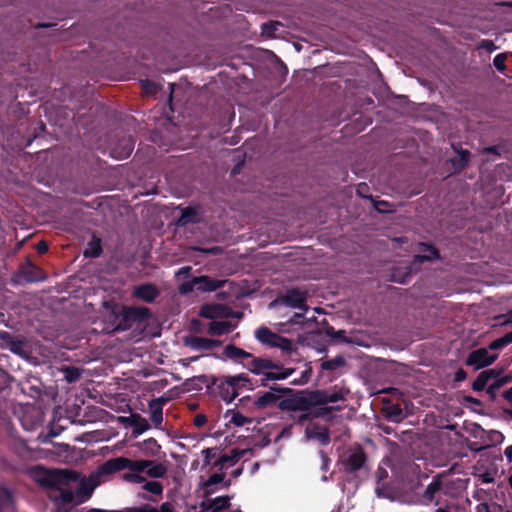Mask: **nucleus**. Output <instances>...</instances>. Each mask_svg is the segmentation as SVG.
<instances>
[{
	"instance_id": "nucleus-41",
	"label": "nucleus",
	"mask_w": 512,
	"mask_h": 512,
	"mask_svg": "<svg viewBox=\"0 0 512 512\" xmlns=\"http://www.w3.org/2000/svg\"><path fill=\"white\" fill-rule=\"evenodd\" d=\"M230 422L235 425L236 427H242L246 424L252 423V419L249 417L244 416L239 411H231V419Z\"/></svg>"
},
{
	"instance_id": "nucleus-1",
	"label": "nucleus",
	"mask_w": 512,
	"mask_h": 512,
	"mask_svg": "<svg viewBox=\"0 0 512 512\" xmlns=\"http://www.w3.org/2000/svg\"><path fill=\"white\" fill-rule=\"evenodd\" d=\"M223 354L227 358L241 363L242 366L252 374L259 376V381L256 383L257 385L270 388L281 394L293 393L291 388L280 386L276 384V381L285 380L290 377L295 373V368L285 367L284 364L278 360L255 356L234 344L226 345Z\"/></svg>"
},
{
	"instance_id": "nucleus-3",
	"label": "nucleus",
	"mask_w": 512,
	"mask_h": 512,
	"mask_svg": "<svg viewBox=\"0 0 512 512\" xmlns=\"http://www.w3.org/2000/svg\"><path fill=\"white\" fill-rule=\"evenodd\" d=\"M79 474L71 470H51L47 472L41 483L47 489V496L58 505L55 512H68L62 510L61 505H68L74 502L75 494L70 483H76Z\"/></svg>"
},
{
	"instance_id": "nucleus-23",
	"label": "nucleus",
	"mask_w": 512,
	"mask_h": 512,
	"mask_svg": "<svg viewBox=\"0 0 512 512\" xmlns=\"http://www.w3.org/2000/svg\"><path fill=\"white\" fill-rule=\"evenodd\" d=\"M230 506V498L228 496H219L214 499L203 501L201 507L207 512H220Z\"/></svg>"
},
{
	"instance_id": "nucleus-51",
	"label": "nucleus",
	"mask_w": 512,
	"mask_h": 512,
	"mask_svg": "<svg viewBox=\"0 0 512 512\" xmlns=\"http://www.w3.org/2000/svg\"><path fill=\"white\" fill-rule=\"evenodd\" d=\"M277 25L278 23L273 22L264 23L262 25V31L267 36L273 37L275 35V31L277 30Z\"/></svg>"
},
{
	"instance_id": "nucleus-28",
	"label": "nucleus",
	"mask_w": 512,
	"mask_h": 512,
	"mask_svg": "<svg viewBox=\"0 0 512 512\" xmlns=\"http://www.w3.org/2000/svg\"><path fill=\"white\" fill-rule=\"evenodd\" d=\"M233 325L229 321H212L208 325V333L212 336H221L229 333Z\"/></svg>"
},
{
	"instance_id": "nucleus-29",
	"label": "nucleus",
	"mask_w": 512,
	"mask_h": 512,
	"mask_svg": "<svg viewBox=\"0 0 512 512\" xmlns=\"http://www.w3.org/2000/svg\"><path fill=\"white\" fill-rule=\"evenodd\" d=\"M220 483H224V486L228 487V486H230L231 481L225 480V473H223V472L212 474L204 483V488H205L206 494L214 493L215 489L213 488V486L220 484Z\"/></svg>"
},
{
	"instance_id": "nucleus-27",
	"label": "nucleus",
	"mask_w": 512,
	"mask_h": 512,
	"mask_svg": "<svg viewBox=\"0 0 512 512\" xmlns=\"http://www.w3.org/2000/svg\"><path fill=\"white\" fill-rule=\"evenodd\" d=\"M225 307L221 304H205L200 309V316L206 319H216L224 316Z\"/></svg>"
},
{
	"instance_id": "nucleus-49",
	"label": "nucleus",
	"mask_w": 512,
	"mask_h": 512,
	"mask_svg": "<svg viewBox=\"0 0 512 512\" xmlns=\"http://www.w3.org/2000/svg\"><path fill=\"white\" fill-rule=\"evenodd\" d=\"M506 59L507 56L505 53H499L494 57L493 65L499 72H504L506 70Z\"/></svg>"
},
{
	"instance_id": "nucleus-43",
	"label": "nucleus",
	"mask_w": 512,
	"mask_h": 512,
	"mask_svg": "<svg viewBox=\"0 0 512 512\" xmlns=\"http://www.w3.org/2000/svg\"><path fill=\"white\" fill-rule=\"evenodd\" d=\"M143 449L151 456H157L160 452L161 446L158 444L156 439L149 438L143 442Z\"/></svg>"
},
{
	"instance_id": "nucleus-12",
	"label": "nucleus",
	"mask_w": 512,
	"mask_h": 512,
	"mask_svg": "<svg viewBox=\"0 0 512 512\" xmlns=\"http://www.w3.org/2000/svg\"><path fill=\"white\" fill-rule=\"evenodd\" d=\"M498 358L497 353H489L488 348H478L469 353L465 360L467 366L473 367L475 370L482 369L491 365Z\"/></svg>"
},
{
	"instance_id": "nucleus-10",
	"label": "nucleus",
	"mask_w": 512,
	"mask_h": 512,
	"mask_svg": "<svg viewBox=\"0 0 512 512\" xmlns=\"http://www.w3.org/2000/svg\"><path fill=\"white\" fill-rule=\"evenodd\" d=\"M308 297L309 294L307 290L298 287H292L288 288L284 294L280 295L276 299V302H279L280 304H283L287 307L307 311L309 309L307 305Z\"/></svg>"
},
{
	"instance_id": "nucleus-56",
	"label": "nucleus",
	"mask_w": 512,
	"mask_h": 512,
	"mask_svg": "<svg viewBox=\"0 0 512 512\" xmlns=\"http://www.w3.org/2000/svg\"><path fill=\"white\" fill-rule=\"evenodd\" d=\"M304 314L303 313H294L293 316L289 319L288 323L290 325H298L302 324L304 320Z\"/></svg>"
},
{
	"instance_id": "nucleus-33",
	"label": "nucleus",
	"mask_w": 512,
	"mask_h": 512,
	"mask_svg": "<svg viewBox=\"0 0 512 512\" xmlns=\"http://www.w3.org/2000/svg\"><path fill=\"white\" fill-rule=\"evenodd\" d=\"M346 365V359L342 355H337L335 358L325 360L321 363V369L326 371H335Z\"/></svg>"
},
{
	"instance_id": "nucleus-47",
	"label": "nucleus",
	"mask_w": 512,
	"mask_h": 512,
	"mask_svg": "<svg viewBox=\"0 0 512 512\" xmlns=\"http://www.w3.org/2000/svg\"><path fill=\"white\" fill-rule=\"evenodd\" d=\"M219 452L218 447L214 448H205L202 450V454L204 456V466H208L211 464L212 459L216 458Z\"/></svg>"
},
{
	"instance_id": "nucleus-55",
	"label": "nucleus",
	"mask_w": 512,
	"mask_h": 512,
	"mask_svg": "<svg viewBox=\"0 0 512 512\" xmlns=\"http://www.w3.org/2000/svg\"><path fill=\"white\" fill-rule=\"evenodd\" d=\"M169 399L166 397H158L149 401V408L162 407Z\"/></svg>"
},
{
	"instance_id": "nucleus-17",
	"label": "nucleus",
	"mask_w": 512,
	"mask_h": 512,
	"mask_svg": "<svg viewBox=\"0 0 512 512\" xmlns=\"http://www.w3.org/2000/svg\"><path fill=\"white\" fill-rule=\"evenodd\" d=\"M0 340L12 353L20 357H27L25 350V341L22 338L15 337L7 331L0 332Z\"/></svg>"
},
{
	"instance_id": "nucleus-58",
	"label": "nucleus",
	"mask_w": 512,
	"mask_h": 512,
	"mask_svg": "<svg viewBox=\"0 0 512 512\" xmlns=\"http://www.w3.org/2000/svg\"><path fill=\"white\" fill-rule=\"evenodd\" d=\"M35 248L38 254L43 255L48 251L49 246L45 240H41L36 244Z\"/></svg>"
},
{
	"instance_id": "nucleus-62",
	"label": "nucleus",
	"mask_w": 512,
	"mask_h": 512,
	"mask_svg": "<svg viewBox=\"0 0 512 512\" xmlns=\"http://www.w3.org/2000/svg\"><path fill=\"white\" fill-rule=\"evenodd\" d=\"M482 48L487 50L488 52H492L496 49V46L492 40H482L481 45Z\"/></svg>"
},
{
	"instance_id": "nucleus-14",
	"label": "nucleus",
	"mask_w": 512,
	"mask_h": 512,
	"mask_svg": "<svg viewBox=\"0 0 512 512\" xmlns=\"http://www.w3.org/2000/svg\"><path fill=\"white\" fill-rule=\"evenodd\" d=\"M160 289L154 283H143L134 287L132 296L146 303H153L160 296Z\"/></svg>"
},
{
	"instance_id": "nucleus-36",
	"label": "nucleus",
	"mask_w": 512,
	"mask_h": 512,
	"mask_svg": "<svg viewBox=\"0 0 512 512\" xmlns=\"http://www.w3.org/2000/svg\"><path fill=\"white\" fill-rule=\"evenodd\" d=\"M312 374H313V369H312L310 363H306L305 369L301 372L300 377L293 379L290 382V384L293 386L305 385L310 382Z\"/></svg>"
},
{
	"instance_id": "nucleus-26",
	"label": "nucleus",
	"mask_w": 512,
	"mask_h": 512,
	"mask_svg": "<svg viewBox=\"0 0 512 512\" xmlns=\"http://www.w3.org/2000/svg\"><path fill=\"white\" fill-rule=\"evenodd\" d=\"M386 419L391 422H400L404 418L402 407L398 403H385L382 409Z\"/></svg>"
},
{
	"instance_id": "nucleus-30",
	"label": "nucleus",
	"mask_w": 512,
	"mask_h": 512,
	"mask_svg": "<svg viewBox=\"0 0 512 512\" xmlns=\"http://www.w3.org/2000/svg\"><path fill=\"white\" fill-rule=\"evenodd\" d=\"M319 394L320 402L319 406L326 405L328 403H336L338 401L345 400L344 394L342 391H334L329 392L327 390H317Z\"/></svg>"
},
{
	"instance_id": "nucleus-25",
	"label": "nucleus",
	"mask_w": 512,
	"mask_h": 512,
	"mask_svg": "<svg viewBox=\"0 0 512 512\" xmlns=\"http://www.w3.org/2000/svg\"><path fill=\"white\" fill-rule=\"evenodd\" d=\"M497 375V369H487L480 372L477 378L472 383V389L474 391H483L493 377Z\"/></svg>"
},
{
	"instance_id": "nucleus-6",
	"label": "nucleus",
	"mask_w": 512,
	"mask_h": 512,
	"mask_svg": "<svg viewBox=\"0 0 512 512\" xmlns=\"http://www.w3.org/2000/svg\"><path fill=\"white\" fill-rule=\"evenodd\" d=\"M227 280L214 279L207 275L192 277L190 280L181 283L178 287L180 294L187 295L195 289L199 292H214L223 288Z\"/></svg>"
},
{
	"instance_id": "nucleus-16",
	"label": "nucleus",
	"mask_w": 512,
	"mask_h": 512,
	"mask_svg": "<svg viewBox=\"0 0 512 512\" xmlns=\"http://www.w3.org/2000/svg\"><path fill=\"white\" fill-rule=\"evenodd\" d=\"M418 249L420 253L414 255V263L422 264L424 262H433L435 260H441L440 251L430 243L419 242Z\"/></svg>"
},
{
	"instance_id": "nucleus-64",
	"label": "nucleus",
	"mask_w": 512,
	"mask_h": 512,
	"mask_svg": "<svg viewBox=\"0 0 512 512\" xmlns=\"http://www.w3.org/2000/svg\"><path fill=\"white\" fill-rule=\"evenodd\" d=\"M191 270L192 268L190 266H184L176 272V276L178 278H180L181 276L188 277L190 275Z\"/></svg>"
},
{
	"instance_id": "nucleus-50",
	"label": "nucleus",
	"mask_w": 512,
	"mask_h": 512,
	"mask_svg": "<svg viewBox=\"0 0 512 512\" xmlns=\"http://www.w3.org/2000/svg\"><path fill=\"white\" fill-rule=\"evenodd\" d=\"M504 435L497 430H490L488 432V440L492 445L500 444L504 440Z\"/></svg>"
},
{
	"instance_id": "nucleus-39",
	"label": "nucleus",
	"mask_w": 512,
	"mask_h": 512,
	"mask_svg": "<svg viewBox=\"0 0 512 512\" xmlns=\"http://www.w3.org/2000/svg\"><path fill=\"white\" fill-rule=\"evenodd\" d=\"M23 274L27 282H36L42 279V277H40L42 270L37 268L32 263H30L29 267L23 271Z\"/></svg>"
},
{
	"instance_id": "nucleus-45",
	"label": "nucleus",
	"mask_w": 512,
	"mask_h": 512,
	"mask_svg": "<svg viewBox=\"0 0 512 512\" xmlns=\"http://www.w3.org/2000/svg\"><path fill=\"white\" fill-rule=\"evenodd\" d=\"M143 489L157 496L163 493V485L158 481L145 482Z\"/></svg>"
},
{
	"instance_id": "nucleus-4",
	"label": "nucleus",
	"mask_w": 512,
	"mask_h": 512,
	"mask_svg": "<svg viewBox=\"0 0 512 512\" xmlns=\"http://www.w3.org/2000/svg\"><path fill=\"white\" fill-rule=\"evenodd\" d=\"M150 465L148 460H132L126 457L112 458L100 465V472L106 474H114L125 469L127 473L123 474V479L128 482L142 483L145 478L141 475L146 472V468Z\"/></svg>"
},
{
	"instance_id": "nucleus-11",
	"label": "nucleus",
	"mask_w": 512,
	"mask_h": 512,
	"mask_svg": "<svg viewBox=\"0 0 512 512\" xmlns=\"http://www.w3.org/2000/svg\"><path fill=\"white\" fill-rule=\"evenodd\" d=\"M107 475L100 472L99 466L97 471L91 474L88 479L80 480L76 488V496L79 498L77 503H83L88 500L92 496L94 489L100 485L101 477Z\"/></svg>"
},
{
	"instance_id": "nucleus-24",
	"label": "nucleus",
	"mask_w": 512,
	"mask_h": 512,
	"mask_svg": "<svg viewBox=\"0 0 512 512\" xmlns=\"http://www.w3.org/2000/svg\"><path fill=\"white\" fill-rule=\"evenodd\" d=\"M134 149V141L131 139V137H124L119 144L114 147L111 151V154L114 157L125 159L128 158Z\"/></svg>"
},
{
	"instance_id": "nucleus-31",
	"label": "nucleus",
	"mask_w": 512,
	"mask_h": 512,
	"mask_svg": "<svg viewBox=\"0 0 512 512\" xmlns=\"http://www.w3.org/2000/svg\"><path fill=\"white\" fill-rule=\"evenodd\" d=\"M198 211L195 207L188 206L181 210V216L178 220L179 225L194 224L198 222Z\"/></svg>"
},
{
	"instance_id": "nucleus-34",
	"label": "nucleus",
	"mask_w": 512,
	"mask_h": 512,
	"mask_svg": "<svg viewBox=\"0 0 512 512\" xmlns=\"http://www.w3.org/2000/svg\"><path fill=\"white\" fill-rule=\"evenodd\" d=\"M101 240L99 238L93 237L92 240L88 243V248L84 251L85 257L97 258L102 253Z\"/></svg>"
},
{
	"instance_id": "nucleus-22",
	"label": "nucleus",
	"mask_w": 512,
	"mask_h": 512,
	"mask_svg": "<svg viewBox=\"0 0 512 512\" xmlns=\"http://www.w3.org/2000/svg\"><path fill=\"white\" fill-rule=\"evenodd\" d=\"M270 391L263 392L258 395V397L254 400L253 405L256 409L261 410L268 407H273L275 405L278 406V401L280 396L277 395V391H273L269 388ZM279 394V392H278ZM280 395H282L280 393Z\"/></svg>"
},
{
	"instance_id": "nucleus-7",
	"label": "nucleus",
	"mask_w": 512,
	"mask_h": 512,
	"mask_svg": "<svg viewBox=\"0 0 512 512\" xmlns=\"http://www.w3.org/2000/svg\"><path fill=\"white\" fill-rule=\"evenodd\" d=\"M152 317V312L145 306L128 307L123 306L120 314L117 316L119 322L116 326L117 330H127L134 322H144Z\"/></svg>"
},
{
	"instance_id": "nucleus-63",
	"label": "nucleus",
	"mask_w": 512,
	"mask_h": 512,
	"mask_svg": "<svg viewBox=\"0 0 512 512\" xmlns=\"http://www.w3.org/2000/svg\"><path fill=\"white\" fill-rule=\"evenodd\" d=\"M305 413L301 414L298 419H297V423L299 424H304L306 421H311L313 420L312 419V416H311V412L310 411H304Z\"/></svg>"
},
{
	"instance_id": "nucleus-37",
	"label": "nucleus",
	"mask_w": 512,
	"mask_h": 512,
	"mask_svg": "<svg viewBox=\"0 0 512 512\" xmlns=\"http://www.w3.org/2000/svg\"><path fill=\"white\" fill-rule=\"evenodd\" d=\"M510 343H512V331L506 333L504 336H502L498 339L493 340L489 344L488 349L493 350V351L501 350L502 348L506 347Z\"/></svg>"
},
{
	"instance_id": "nucleus-42",
	"label": "nucleus",
	"mask_w": 512,
	"mask_h": 512,
	"mask_svg": "<svg viewBox=\"0 0 512 512\" xmlns=\"http://www.w3.org/2000/svg\"><path fill=\"white\" fill-rule=\"evenodd\" d=\"M307 433L311 437L318 439L320 441V443L323 445H328L331 441L329 431L327 428H324L321 431H314V430L307 429Z\"/></svg>"
},
{
	"instance_id": "nucleus-54",
	"label": "nucleus",
	"mask_w": 512,
	"mask_h": 512,
	"mask_svg": "<svg viewBox=\"0 0 512 512\" xmlns=\"http://www.w3.org/2000/svg\"><path fill=\"white\" fill-rule=\"evenodd\" d=\"M497 324L500 326L508 325L512 323V312L508 315H499L496 317Z\"/></svg>"
},
{
	"instance_id": "nucleus-15",
	"label": "nucleus",
	"mask_w": 512,
	"mask_h": 512,
	"mask_svg": "<svg viewBox=\"0 0 512 512\" xmlns=\"http://www.w3.org/2000/svg\"><path fill=\"white\" fill-rule=\"evenodd\" d=\"M86 512H175L174 506L170 502H164L160 508L151 506L150 504H144L138 507H127L122 510H103L99 508H90Z\"/></svg>"
},
{
	"instance_id": "nucleus-35",
	"label": "nucleus",
	"mask_w": 512,
	"mask_h": 512,
	"mask_svg": "<svg viewBox=\"0 0 512 512\" xmlns=\"http://www.w3.org/2000/svg\"><path fill=\"white\" fill-rule=\"evenodd\" d=\"M470 160V152L468 150H461L458 157L452 159V165L457 171L464 170Z\"/></svg>"
},
{
	"instance_id": "nucleus-18",
	"label": "nucleus",
	"mask_w": 512,
	"mask_h": 512,
	"mask_svg": "<svg viewBox=\"0 0 512 512\" xmlns=\"http://www.w3.org/2000/svg\"><path fill=\"white\" fill-rule=\"evenodd\" d=\"M185 345L197 351H209L221 345V341L199 336L185 338Z\"/></svg>"
},
{
	"instance_id": "nucleus-38",
	"label": "nucleus",
	"mask_w": 512,
	"mask_h": 512,
	"mask_svg": "<svg viewBox=\"0 0 512 512\" xmlns=\"http://www.w3.org/2000/svg\"><path fill=\"white\" fill-rule=\"evenodd\" d=\"M501 372V370H497V375L492 378L491 390H499L502 386L512 381L511 375H501Z\"/></svg>"
},
{
	"instance_id": "nucleus-40",
	"label": "nucleus",
	"mask_w": 512,
	"mask_h": 512,
	"mask_svg": "<svg viewBox=\"0 0 512 512\" xmlns=\"http://www.w3.org/2000/svg\"><path fill=\"white\" fill-rule=\"evenodd\" d=\"M63 372L64 378L68 383H74L81 377V370L74 366L65 367Z\"/></svg>"
},
{
	"instance_id": "nucleus-57",
	"label": "nucleus",
	"mask_w": 512,
	"mask_h": 512,
	"mask_svg": "<svg viewBox=\"0 0 512 512\" xmlns=\"http://www.w3.org/2000/svg\"><path fill=\"white\" fill-rule=\"evenodd\" d=\"M10 501H12V493L10 492L9 489L3 488L0 491V502L4 503V502H10Z\"/></svg>"
},
{
	"instance_id": "nucleus-8",
	"label": "nucleus",
	"mask_w": 512,
	"mask_h": 512,
	"mask_svg": "<svg viewBox=\"0 0 512 512\" xmlns=\"http://www.w3.org/2000/svg\"><path fill=\"white\" fill-rule=\"evenodd\" d=\"M255 338L263 345L279 348L284 352H290L293 349L292 340L273 332L266 326H261L255 331Z\"/></svg>"
},
{
	"instance_id": "nucleus-5",
	"label": "nucleus",
	"mask_w": 512,
	"mask_h": 512,
	"mask_svg": "<svg viewBox=\"0 0 512 512\" xmlns=\"http://www.w3.org/2000/svg\"><path fill=\"white\" fill-rule=\"evenodd\" d=\"M320 402L317 390L305 391L300 394L282 399L278 408L282 411H310L312 407H318Z\"/></svg>"
},
{
	"instance_id": "nucleus-9",
	"label": "nucleus",
	"mask_w": 512,
	"mask_h": 512,
	"mask_svg": "<svg viewBox=\"0 0 512 512\" xmlns=\"http://www.w3.org/2000/svg\"><path fill=\"white\" fill-rule=\"evenodd\" d=\"M197 379L208 388L216 387L221 399L226 403H231L237 397V392H234L232 386L228 385L230 382L229 375L219 377L202 375Z\"/></svg>"
},
{
	"instance_id": "nucleus-60",
	"label": "nucleus",
	"mask_w": 512,
	"mask_h": 512,
	"mask_svg": "<svg viewBox=\"0 0 512 512\" xmlns=\"http://www.w3.org/2000/svg\"><path fill=\"white\" fill-rule=\"evenodd\" d=\"M319 454H320V458L322 460L321 469L323 471H327L328 467H329V464H330V459H329L328 455L324 451H320Z\"/></svg>"
},
{
	"instance_id": "nucleus-46",
	"label": "nucleus",
	"mask_w": 512,
	"mask_h": 512,
	"mask_svg": "<svg viewBox=\"0 0 512 512\" xmlns=\"http://www.w3.org/2000/svg\"><path fill=\"white\" fill-rule=\"evenodd\" d=\"M150 409V419L155 425V427H159L163 422V408L162 407H153Z\"/></svg>"
},
{
	"instance_id": "nucleus-44",
	"label": "nucleus",
	"mask_w": 512,
	"mask_h": 512,
	"mask_svg": "<svg viewBox=\"0 0 512 512\" xmlns=\"http://www.w3.org/2000/svg\"><path fill=\"white\" fill-rule=\"evenodd\" d=\"M338 410H341L340 406H336V407L325 406V407L315 408L314 410L310 409V412H311L312 419H315V418H322V417L326 416L327 414H330L332 411H338Z\"/></svg>"
},
{
	"instance_id": "nucleus-19",
	"label": "nucleus",
	"mask_w": 512,
	"mask_h": 512,
	"mask_svg": "<svg viewBox=\"0 0 512 512\" xmlns=\"http://www.w3.org/2000/svg\"><path fill=\"white\" fill-rule=\"evenodd\" d=\"M229 379L230 382L228 385L232 386L234 392H237V396L243 389H254L255 387H261L260 385L256 384L259 379L253 381L247 373H240L233 376L229 375Z\"/></svg>"
},
{
	"instance_id": "nucleus-48",
	"label": "nucleus",
	"mask_w": 512,
	"mask_h": 512,
	"mask_svg": "<svg viewBox=\"0 0 512 512\" xmlns=\"http://www.w3.org/2000/svg\"><path fill=\"white\" fill-rule=\"evenodd\" d=\"M141 87L145 94L155 95L158 92V85L151 80H142Z\"/></svg>"
},
{
	"instance_id": "nucleus-53",
	"label": "nucleus",
	"mask_w": 512,
	"mask_h": 512,
	"mask_svg": "<svg viewBox=\"0 0 512 512\" xmlns=\"http://www.w3.org/2000/svg\"><path fill=\"white\" fill-rule=\"evenodd\" d=\"M208 422V418L205 414H197L193 419V424L200 428Z\"/></svg>"
},
{
	"instance_id": "nucleus-20",
	"label": "nucleus",
	"mask_w": 512,
	"mask_h": 512,
	"mask_svg": "<svg viewBox=\"0 0 512 512\" xmlns=\"http://www.w3.org/2000/svg\"><path fill=\"white\" fill-rule=\"evenodd\" d=\"M122 421L132 427L134 435H140L151 428L148 420L138 413H133L129 417H123Z\"/></svg>"
},
{
	"instance_id": "nucleus-52",
	"label": "nucleus",
	"mask_w": 512,
	"mask_h": 512,
	"mask_svg": "<svg viewBox=\"0 0 512 512\" xmlns=\"http://www.w3.org/2000/svg\"><path fill=\"white\" fill-rule=\"evenodd\" d=\"M375 209L380 213H386L389 210L390 204L387 201H375L374 202Z\"/></svg>"
},
{
	"instance_id": "nucleus-61",
	"label": "nucleus",
	"mask_w": 512,
	"mask_h": 512,
	"mask_svg": "<svg viewBox=\"0 0 512 512\" xmlns=\"http://www.w3.org/2000/svg\"><path fill=\"white\" fill-rule=\"evenodd\" d=\"M467 378V372L462 369V368H459L455 374H454V381L455 382H462L464 381L465 379Z\"/></svg>"
},
{
	"instance_id": "nucleus-59",
	"label": "nucleus",
	"mask_w": 512,
	"mask_h": 512,
	"mask_svg": "<svg viewBox=\"0 0 512 512\" xmlns=\"http://www.w3.org/2000/svg\"><path fill=\"white\" fill-rule=\"evenodd\" d=\"M369 190V186L366 183H359L357 186V194L363 198H369L366 192Z\"/></svg>"
},
{
	"instance_id": "nucleus-21",
	"label": "nucleus",
	"mask_w": 512,
	"mask_h": 512,
	"mask_svg": "<svg viewBox=\"0 0 512 512\" xmlns=\"http://www.w3.org/2000/svg\"><path fill=\"white\" fill-rule=\"evenodd\" d=\"M245 451L240 450L238 448H234L231 450L230 454H224L218 457L214 463L213 467L217 468L219 470H223L226 466H233L235 465L240 458L244 455Z\"/></svg>"
},
{
	"instance_id": "nucleus-13",
	"label": "nucleus",
	"mask_w": 512,
	"mask_h": 512,
	"mask_svg": "<svg viewBox=\"0 0 512 512\" xmlns=\"http://www.w3.org/2000/svg\"><path fill=\"white\" fill-rule=\"evenodd\" d=\"M366 460L367 456L363 448L358 446L350 450L346 457L342 459L343 470L346 473H355L365 465Z\"/></svg>"
},
{
	"instance_id": "nucleus-32",
	"label": "nucleus",
	"mask_w": 512,
	"mask_h": 512,
	"mask_svg": "<svg viewBox=\"0 0 512 512\" xmlns=\"http://www.w3.org/2000/svg\"><path fill=\"white\" fill-rule=\"evenodd\" d=\"M150 465L146 468L145 474L151 478H163L167 473V467L165 464L148 460Z\"/></svg>"
},
{
	"instance_id": "nucleus-2",
	"label": "nucleus",
	"mask_w": 512,
	"mask_h": 512,
	"mask_svg": "<svg viewBox=\"0 0 512 512\" xmlns=\"http://www.w3.org/2000/svg\"><path fill=\"white\" fill-rule=\"evenodd\" d=\"M464 483L461 479H452L446 474H437L420 495L423 505L437 506L436 512H450L455 501L462 497Z\"/></svg>"
}]
</instances>
